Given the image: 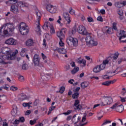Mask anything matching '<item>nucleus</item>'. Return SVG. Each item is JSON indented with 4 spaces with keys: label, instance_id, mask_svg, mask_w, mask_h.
Masks as SVG:
<instances>
[{
    "label": "nucleus",
    "instance_id": "10",
    "mask_svg": "<svg viewBox=\"0 0 126 126\" xmlns=\"http://www.w3.org/2000/svg\"><path fill=\"white\" fill-rule=\"evenodd\" d=\"M80 120H81V117L80 116H79L77 118V122H75V124H76V123H78V122H79V124L80 126H84L87 125V122L84 123V122L86 121V115L83 116V117H82V120L80 121Z\"/></svg>",
    "mask_w": 126,
    "mask_h": 126
},
{
    "label": "nucleus",
    "instance_id": "20",
    "mask_svg": "<svg viewBox=\"0 0 126 126\" xmlns=\"http://www.w3.org/2000/svg\"><path fill=\"white\" fill-rule=\"evenodd\" d=\"M36 20H35V22H36L37 24H39V22L41 21V18H42V14L41 12L38 11L36 12Z\"/></svg>",
    "mask_w": 126,
    "mask_h": 126
},
{
    "label": "nucleus",
    "instance_id": "7",
    "mask_svg": "<svg viewBox=\"0 0 126 126\" xmlns=\"http://www.w3.org/2000/svg\"><path fill=\"white\" fill-rule=\"evenodd\" d=\"M66 42L68 46L73 45L74 47H77L78 45V40H77V38H73L71 36L67 37Z\"/></svg>",
    "mask_w": 126,
    "mask_h": 126
},
{
    "label": "nucleus",
    "instance_id": "47",
    "mask_svg": "<svg viewBox=\"0 0 126 126\" xmlns=\"http://www.w3.org/2000/svg\"><path fill=\"white\" fill-rule=\"evenodd\" d=\"M119 57V53L116 52L115 53L114 56H113V60H117V59H118V58Z\"/></svg>",
    "mask_w": 126,
    "mask_h": 126
},
{
    "label": "nucleus",
    "instance_id": "11",
    "mask_svg": "<svg viewBox=\"0 0 126 126\" xmlns=\"http://www.w3.org/2000/svg\"><path fill=\"white\" fill-rule=\"evenodd\" d=\"M66 32V28H63L59 32H57V36L59 38L60 40H63V39H64V34H65V32Z\"/></svg>",
    "mask_w": 126,
    "mask_h": 126
},
{
    "label": "nucleus",
    "instance_id": "19",
    "mask_svg": "<svg viewBox=\"0 0 126 126\" xmlns=\"http://www.w3.org/2000/svg\"><path fill=\"white\" fill-rule=\"evenodd\" d=\"M73 107L75 110H81L82 107L81 105L79 104V100H76L75 101Z\"/></svg>",
    "mask_w": 126,
    "mask_h": 126
},
{
    "label": "nucleus",
    "instance_id": "45",
    "mask_svg": "<svg viewBox=\"0 0 126 126\" xmlns=\"http://www.w3.org/2000/svg\"><path fill=\"white\" fill-rule=\"evenodd\" d=\"M19 121L20 123H24L25 122V118L24 117L19 118Z\"/></svg>",
    "mask_w": 126,
    "mask_h": 126
},
{
    "label": "nucleus",
    "instance_id": "59",
    "mask_svg": "<svg viewBox=\"0 0 126 126\" xmlns=\"http://www.w3.org/2000/svg\"><path fill=\"white\" fill-rule=\"evenodd\" d=\"M43 46L46 48V47H47V43H46V39H43V44H42Z\"/></svg>",
    "mask_w": 126,
    "mask_h": 126
},
{
    "label": "nucleus",
    "instance_id": "9",
    "mask_svg": "<svg viewBox=\"0 0 126 126\" xmlns=\"http://www.w3.org/2000/svg\"><path fill=\"white\" fill-rule=\"evenodd\" d=\"M77 31L79 34H81V35H89V33L87 32L86 28L83 25H80L77 29Z\"/></svg>",
    "mask_w": 126,
    "mask_h": 126
},
{
    "label": "nucleus",
    "instance_id": "25",
    "mask_svg": "<svg viewBox=\"0 0 126 126\" xmlns=\"http://www.w3.org/2000/svg\"><path fill=\"white\" fill-rule=\"evenodd\" d=\"M89 84H90V83L88 81L83 82L81 84V87L83 89H85V88H86V87H88V86H89Z\"/></svg>",
    "mask_w": 126,
    "mask_h": 126
},
{
    "label": "nucleus",
    "instance_id": "28",
    "mask_svg": "<svg viewBox=\"0 0 126 126\" xmlns=\"http://www.w3.org/2000/svg\"><path fill=\"white\" fill-rule=\"evenodd\" d=\"M27 52H28V49H27V48H22L20 52V55L21 56V57H25L26 53H27Z\"/></svg>",
    "mask_w": 126,
    "mask_h": 126
},
{
    "label": "nucleus",
    "instance_id": "54",
    "mask_svg": "<svg viewBox=\"0 0 126 126\" xmlns=\"http://www.w3.org/2000/svg\"><path fill=\"white\" fill-rule=\"evenodd\" d=\"M62 17L61 16H59L58 17V19L57 21V23H59V24H61V21H62Z\"/></svg>",
    "mask_w": 126,
    "mask_h": 126
},
{
    "label": "nucleus",
    "instance_id": "46",
    "mask_svg": "<svg viewBox=\"0 0 126 126\" xmlns=\"http://www.w3.org/2000/svg\"><path fill=\"white\" fill-rule=\"evenodd\" d=\"M117 12L118 14H119V15H120V16H122L124 14V12L122 9H119Z\"/></svg>",
    "mask_w": 126,
    "mask_h": 126
},
{
    "label": "nucleus",
    "instance_id": "34",
    "mask_svg": "<svg viewBox=\"0 0 126 126\" xmlns=\"http://www.w3.org/2000/svg\"><path fill=\"white\" fill-rule=\"evenodd\" d=\"M30 105H32V102H31V101H30L28 103L24 102L22 104L23 107H28L29 108H30V107H31V106H30Z\"/></svg>",
    "mask_w": 126,
    "mask_h": 126
},
{
    "label": "nucleus",
    "instance_id": "8",
    "mask_svg": "<svg viewBox=\"0 0 126 126\" xmlns=\"http://www.w3.org/2000/svg\"><path fill=\"white\" fill-rule=\"evenodd\" d=\"M101 101L103 106L111 105L113 103V98L110 96H103L101 98Z\"/></svg>",
    "mask_w": 126,
    "mask_h": 126
},
{
    "label": "nucleus",
    "instance_id": "5",
    "mask_svg": "<svg viewBox=\"0 0 126 126\" xmlns=\"http://www.w3.org/2000/svg\"><path fill=\"white\" fill-rule=\"evenodd\" d=\"M59 47L56 48H54L53 51L54 52H58L60 54H65L66 52V49H64V43L63 42V40H60L59 41Z\"/></svg>",
    "mask_w": 126,
    "mask_h": 126
},
{
    "label": "nucleus",
    "instance_id": "36",
    "mask_svg": "<svg viewBox=\"0 0 126 126\" xmlns=\"http://www.w3.org/2000/svg\"><path fill=\"white\" fill-rule=\"evenodd\" d=\"M99 106H100L101 107L104 106V104H103V102L102 100L99 102V103L94 104V105L93 109H95V108H97V107H99Z\"/></svg>",
    "mask_w": 126,
    "mask_h": 126
},
{
    "label": "nucleus",
    "instance_id": "56",
    "mask_svg": "<svg viewBox=\"0 0 126 126\" xmlns=\"http://www.w3.org/2000/svg\"><path fill=\"white\" fill-rule=\"evenodd\" d=\"M88 22H93V18L92 17H89L87 18Z\"/></svg>",
    "mask_w": 126,
    "mask_h": 126
},
{
    "label": "nucleus",
    "instance_id": "31",
    "mask_svg": "<svg viewBox=\"0 0 126 126\" xmlns=\"http://www.w3.org/2000/svg\"><path fill=\"white\" fill-rule=\"evenodd\" d=\"M11 115L13 117H16V116H17V108H16V107L12 109Z\"/></svg>",
    "mask_w": 126,
    "mask_h": 126
},
{
    "label": "nucleus",
    "instance_id": "57",
    "mask_svg": "<svg viewBox=\"0 0 126 126\" xmlns=\"http://www.w3.org/2000/svg\"><path fill=\"white\" fill-rule=\"evenodd\" d=\"M70 64L71 66H72V67H75V62H71L70 63Z\"/></svg>",
    "mask_w": 126,
    "mask_h": 126
},
{
    "label": "nucleus",
    "instance_id": "3",
    "mask_svg": "<svg viewBox=\"0 0 126 126\" xmlns=\"http://www.w3.org/2000/svg\"><path fill=\"white\" fill-rule=\"evenodd\" d=\"M19 31L22 35H27L29 32V28L25 23H21L18 26Z\"/></svg>",
    "mask_w": 126,
    "mask_h": 126
},
{
    "label": "nucleus",
    "instance_id": "50",
    "mask_svg": "<svg viewBox=\"0 0 126 126\" xmlns=\"http://www.w3.org/2000/svg\"><path fill=\"white\" fill-rule=\"evenodd\" d=\"M113 29H114V30H117V29H118V28H117V23H113L112 30Z\"/></svg>",
    "mask_w": 126,
    "mask_h": 126
},
{
    "label": "nucleus",
    "instance_id": "18",
    "mask_svg": "<svg viewBox=\"0 0 126 126\" xmlns=\"http://www.w3.org/2000/svg\"><path fill=\"white\" fill-rule=\"evenodd\" d=\"M77 62L79 64H81L82 67H84L86 65V60L81 59V58L77 59Z\"/></svg>",
    "mask_w": 126,
    "mask_h": 126
},
{
    "label": "nucleus",
    "instance_id": "21",
    "mask_svg": "<svg viewBox=\"0 0 126 126\" xmlns=\"http://www.w3.org/2000/svg\"><path fill=\"white\" fill-rule=\"evenodd\" d=\"M51 26H53V25H51L50 22H46L43 26L42 28L44 30H49V28H51Z\"/></svg>",
    "mask_w": 126,
    "mask_h": 126
},
{
    "label": "nucleus",
    "instance_id": "43",
    "mask_svg": "<svg viewBox=\"0 0 126 126\" xmlns=\"http://www.w3.org/2000/svg\"><path fill=\"white\" fill-rule=\"evenodd\" d=\"M64 90H65V88H64V87H61L59 92L60 93H61V94H63V92H64Z\"/></svg>",
    "mask_w": 126,
    "mask_h": 126
},
{
    "label": "nucleus",
    "instance_id": "26",
    "mask_svg": "<svg viewBox=\"0 0 126 126\" xmlns=\"http://www.w3.org/2000/svg\"><path fill=\"white\" fill-rule=\"evenodd\" d=\"M35 24L36 25V27L35 29V32H37V33H38L39 35H41V28L40 27V22H39V24H37V22H35Z\"/></svg>",
    "mask_w": 126,
    "mask_h": 126
},
{
    "label": "nucleus",
    "instance_id": "33",
    "mask_svg": "<svg viewBox=\"0 0 126 126\" xmlns=\"http://www.w3.org/2000/svg\"><path fill=\"white\" fill-rule=\"evenodd\" d=\"M47 65L50 68H53L55 67V63L53 62H49L47 63Z\"/></svg>",
    "mask_w": 126,
    "mask_h": 126
},
{
    "label": "nucleus",
    "instance_id": "22",
    "mask_svg": "<svg viewBox=\"0 0 126 126\" xmlns=\"http://www.w3.org/2000/svg\"><path fill=\"white\" fill-rule=\"evenodd\" d=\"M41 78L42 80H49L51 77L52 76V74H46L45 75H43L42 74H40Z\"/></svg>",
    "mask_w": 126,
    "mask_h": 126
},
{
    "label": "nucleus",
    "instance_id": "52",
    "mask_svg": "<svg viewBox=\"0 0 126 126\" xmlns=\"http://www.w3.org/2000/svg\"><path fill=\"white\" fill-rule=\"evenodd\" d=\"M36 123V119L32 120L30 121V124L31 126H33L34 124Z\"/></svg>",
    "mask_w": 126,
    "mask_h": 126
},
{
    "label": "nucleus",
    "instance_id": "63",
    "mask_svg": "<svg viewBox=\"0 0 126 126\" xmlns=\"http://www.w3.org/2000/svg\"><path fill=\"white\" fill-rule=\"evenodd\" d=\"M41 57L43 59V60H46V59H47V56H46V55H45V54H44V53H41Z\"/></svg>",
    "mask_w": 126,
    "mask_h": 126
},
{
    "label": "nucleus",
    "instance_id": "2",
    "mask_svg": "<svg viewBox=\"0 0 126 126\" xmlns=\"http://www.w3.org/2000/svg\"><path fill=\"white\" fill-rule=\"evenodd\" d=\"M15 29L14 24L10 23L4 24L1 27L0 35L1 36H9L12 34Z\"/></svg>",
    "mask_w": 126,
    "mask_h": 126
},
{
    "label": "nucleus",
    "instance_id": "44",
    "mask_svg": "<svg viewBox=\"0 0 126 126\" xmlns=\"http://www.w3.org/2000/svg\"><path fill=\"white\" fill-rule=\"evenodd\" d=\"M18 78L19 81H20L21 82H23V81H24L25 80L24 77H23V76L20 75L19 76Z\"/></svg>",
    "mask_w": 126,
    "mask_h": 126
},
{
    "label": "nucleus",
    "instance_id": "16",
    "mask_svg": "<svg viewBox=\"0 0 126 126\" xmlns=\"http://www.w3.org/2000/svg\"><path fill=\"white\" fill-rule=\"evenodd\" d=\"M117 36L119 37V40L121 41L122 39L126 37V32L125 31H120V32L117 33Z\"/></svg>",
    "mask_w": 126,
    "mask_h": 126
},
{
    "label": "nucleus",
    "instance_id": "24",
    "mask_svg": "<svg viewBox=\"0 0 126 126\" xmlns=\"http://www.w3.org/2000/svg\"><path fill=\"white\" fill-rule=\"evenodd\" d=\"M114 5L116 7H118V8H121V7H124V6H125L123 4V2L121 1L115 2Z\"/></svg>",
    "mask_w": 126,
    "mask_h": 126
},
{
    "label": "nucleus",
    "instance_id": "6",
    "mask_svg": "<svg viewBox=\"0 0 126 126\" xmlns=\"http://www.w3.org/2000/svg\"><path fill=\"white\" fill-rule=\"evenodd\" d=\"M86 42L87 46H89V47H94V46H97L98 45V42L94 41V38L89 35L86 37Z\"/></svg>",
    "mask_w": 126,
    "mask_h": 126
},
{
    "label": "nucleus",
    "instance_id": "35",
    "mask_svg": "<svg viewBox=\"0 0 126 126\" xmlns=\"http://www.w3.org/2000/svg\"><path fill=\"white\" fill-rule=\"evenodd\" d=\"M78 70H79V67L76 66L71 71V72L72 74H75V73H76Z\"/></svg>",
    "mask_w": 126,
    "mask_h": 126
},
{
    "label": "nucleus",
    "instance_id": "29",
    "mask_svg": "<svg viewBox=\"0 0 126 126\" xmlns=\"http://www.w3.org/2000/svg\"><path fill=\"white\" fill-rule=\"evenodd\" d=\"M15 3H17V0H9L6 1V4H8V5L15 4Z\"/></svg>",
    "mask_w": 126,
    "mask_h": 126
},
{
    "label": "nucleus",
    "instance_id": "1",
    "mask_svg": "<svg viewBox=\"0 0 126 126\" xmlns=\"http://www.w3.org/2000/svg\"><path fill=\"white\" fill-rule=\"evenodd\" d=\"M12 51L8 47H3L1 49V52H0V64H6L8 63V61L14 60L17 54L18 50H15L11 55Z\"/></svg>",
    "mask_w": 126,
    "mask_h": 126
},
{
    "label": "nucleus",
    "instance_id": "12",
    "mask_svg": "<svg viewBox=\"0 0 126 126\" xmlns=\"http://www.w3.org/2000/svg\"><path fill=\"white\" fill-rule=\"evenodd\" d=\"M5 44L6 45H15L18 44V41L15 39L10 38L5 41Z\"/></svg>",
    "mask_w": 126,
    "mask_h": 126
},
{
    "label": "nucleus",
    "instance_id": "27",
    "mask_svg": "<svg viewBox=\"0 0 126 126\" xmlns=\"http://www.w3.org/2000/svg\"><path fill=\"white\" fill-rule=\"evenodd\" d=\"M116 111L119 112V113H122L124 111V106L123 105H120L116 107Z\"/></svg>",
    "mask_w": 126,
    "mask_h": 126
},
{
    "label": "nucleus",
    "instance_id": "51",
    "mask_svg": "<svg viewBox=\"0 0 126 126\" xmlns=\"http://www.w3.org/2000/svg\"><path fill=\"white\" fill-rule=\"evenodd\" d=\"M72 112V110H68L66 112L63 113V115H65V116H67L69 115Z\"/></svg>",
    "mask_w": 126,
    "mask_h": 126
},
{
    "label": "nucleus",
    "instance_id": "37",
    "mask_svg": "<svg viewBox=\"0 0 126 126\" xmlns=\"http://www.w3.org/2000/svg\"><path fill=\"white\" fill-rule=\"evenodd\" d=\"M79 96V93H75L72 95V97L73 99H77V97Z\"/></svg>",
    "mask_w": 126,
    "mask_h": 126
},
{
    "label": "nucleus",
    "instance_id": "49",
    "mask_svg": "<svg viewBox=\"0 0 126 126\" xmlns=\"http://www.w3.org/2000/svg\"><path fill=\"white\" fill-rule=\"evenodd\" d=\"M2 123V126H8V124L7 123V121L5 119Z\"/></svg>",
    "mask_w": 126,
    "mask_h": 126
},
{
    "label": "nucleus",
    "instance_id": "61",
    "mask_svg": "<svg viewBox=\"0 0 126 126\" xmlns=\"http://www.w3.org/2000/svg\"><path fill=\"white\" fill-rule=\"evenodd\" d=\"M31 114V110H27L25 113L26 116H29V115Z\"/></svg>",
    "mask_w": 126,
    "mask_h": 126
},
{
    "label": "nucleus",
    "instance_id": "23",
    "mask_svg": "<svg viewBox=\"0 0 126 126\" xmlns=\"http://www.w3.org/2000/svg\"><path fill=\"white\" fill-rule=\"evenodd\" d=\"M26 45L28 47H32L34 45V40L32 39H30L26 41Z\"/></svg>",
    "mask_w": 126,
    "mask_h": 126
},
{
    "label": "nucleus",
    "instance_id": "38",
    "mask_svg": "<svg viewBox=\"0 0 126 126\" xmlns=\"http://www.w3.org/2000/svg\"><path fill=\"white\" fill-rule=\"evenodd\" d=\"M69 13L71 15H75V11L72 9V8H70L69 10Z\"/></svg>",
    "mask_w": 126,
    "mask_h": 126
},
{
    "label": "nucleus",
    "instance_id": "42",
    "mask_svg": "<svg viewBox=\"0 0 126 126\" xmlns=\"http://www.w3.org/2000/svg\"><path fill=\"white\" fill-rule=\"evenodd\" d=\"M18 6L20 7H24V2L20 1L17 3Z\"/></svg>",
    "mask_w": 126,
    "mask_h": 126
},
{
    "label": "nucleus",
    "instance_id": "32",
    "mask_svg": "<svg viewBox=\"0 0 126 126\" xmlns=\"http://www.w3.org/2000/svg\"><path fill=\"white\" fill-rule=\"evenodd\" d=\"M50 32L51 35H54V34H56V31L55 30V28H54L53 26H51L50 27Z\"/></svg>",
    "mask_w": 126,
    "mask_h": 126
},
{
    "label": "nucleus",
    "instance_id": "39",
    "mask_svg": "<svg viewBox=\"0 0 126 126\" xmlns=\"http://www.w3.org/2000/svg\"><path fill=\"white\" fill-rule=\"evenodd\" d=\"M108 124H111V121L105 120L102 124L101 126H106V125H108Z\"/></svg>",
    "mask_w": 126,
    "mask_h": 126
},
{
    "label": "nucleus",
    "instance_id": "30",
    "mask_svg": "<svg viewBox=\"0 0 126 126\" xmlns=\"http://www.w3.org/2000/svg\"><path fill=\"white\" fill-rule=\"evenodd\" d=\"M113 29L110 27H106L105 28V32L107 34H113Z\"/></svg>",
    "mask_w": 126,
    "mask_h": 126
},
{
    "label": "nucleus",
    "instance_id": "55",
    "mask_svg": "<svg viewBox=\"0 0 126 126\" xmlns=\"http://www.w3.org/2000/svg\"><path fill=\"white\" fill-rule=\"evenodd\" d=\"M97 20L100 21V22H103V18L102 16H98L97 18Z\"/></svg>",
    "mask_w": 126,
    "mask_h": 126
},
{
    "label": "nucleus",
    "instance_id": "62",
    "mask_svg": "<svg viewBox=\"0 0 126 126\" xmlns=\"http://www.w3.org/2000/svg\"><path fill=\"white\" fill-rule=\"evenodd\" d=\"M100 13H101V14H106V11L104 9H101L100 11Z\"/></svg>",
    "mask_w": 126,
    "mask_h": 126
},
{
    "label": "nucleus",
    "instance_id": "17",
    "mask_svg": "<svg viewBox=\"0 0 126 126\" xmlns=\"http://www.w3.org/2000/svg\"><path fill=\"white\" fill-rule=\"evenodd\" d=\"M11 11L14 13V14H17L19 13V10L18 9V6L15 5H12L11 7Z\"/></svg>",
    "mask_w": 126,
    "mask_h": 126
},
{
    "label": "nucleus",
    "instance_id": "4",
    "mask_svg": "<svg viewBox=\"0 0 126 126\" xmlns=\"http://www.w3.org/2000/svg\"><path fill=\"white\" fill-rule=\"evenodd\" d=\"M109 63V61L108 60H105L103 61V63L100 65H97L95 66L94 69L93 71L95 73H98V72H100L101 70H103V69H105L106 67V65Z\"/></svg>",
    "mask_w": 126,
    "mask_h": 126
},
{
    "label": "nucleus",
    "instance_id": "58",
    "mask_svg": "<svg viewBox=\"0 0 126 126\" xmlns=\"http://www.w3.org/2000/svg\"><path fill=\"white\" fill-rule=\"evenodd\" d=\"M79 90H80V87H77L74 89V92L78 93Z\"/></svg>",
    "mask_w": 126,
    "mask_h": 126
},
{
    "label": "nucleus",
    "instance_id": "60",
    "mask_svg": "<svg viewBox=\"0 0 126 126\" xmlns=\"http://www.w3.org/2000/svg\"><path fill=\"white\" fill-rule=\"evenodd\" d=\"M120 99H121V102H122L123 103H125V102H126V97H120Z\"/></svg>",
    "mask_w": 126,
    "mask_h": 126
},
{
    "label": "nucleus",
    "instance_id": "14",
    "mask_svg": "<svg viewBox=\"0 0 126 126\" xmlns=\"http://www.w3.org/2000/svg\"><path fill=\"white\" fill-rule=\"evenodd\" d=\"M46 9L49 12H50V13H56V12H57V6L51 4L47 5Z\"/></svg>",
    "mask_w": 126,
    "mask_h": 126
},
{
    "label": "nucleus",
    "instance_id": "48",
    "mask_svg": "<svg viewBox=\"0 0 126 126\" xmlns=\"http://www.w3.org/2000/svg\"><path fill=\"white\" fill-rule=\"evenodd\" d=\"M118 106H119V104H118V103H115V104H114L111 107H110V109H112V110H116L117 107H118Z\"/></svg>",
    "mask_w": 126,
    "mask_h": 126
},
{
    "label": "nucleus",
    "instance_id": "40",
    "mask_svg": "<svg viewBox=\"0 0 126 126\" xmlns=\"http://www.w3.org/2000/svg\"><path fill=\"white\" fill-rule=\"evenodd\" d=\"M10 90H11V91H17V90H18V88L14 86H12L10 88Z\"/></svg>",
    "mask_w": 126,
    "mask_h": 126
},
{
    "label": "nucleus",
    "instance_id": "13",
    "mask_svg": "<svg viewBox=\"0 0 126 126\" xmlns=\"http://www.w3.org/2000/svg\"><path fill=\"white\" fill-rule=\"evenodd\" d=\"M63 17L64 19L67 22L66 25L70 24V22H71V17H70V15L67 12H64L63 13Z\"/></svg>",
    "mask_w": 126,
    "mask_h": 126
},
{
    "label": "nucleus",
    "instance_id": "41",
    "mask_svg": "<svg viewBox=\"0 0 126 126\" xmlns=\"http://www.w3.org/2000/svg\"><path fill=\"white\" fill-rule=\"evenodd\" d=\"M111 84L110 83V81H105L102 83V85H104L105 86H109Z\"/></svg>",
    "mask_w": 126,
    "mask_h": 126
},
{
    "label": "nucleus",
    "instance_id": "53",
    "mask_svg": "<svg viewBox=\"0 0 126 126\" xmlns=\"http://www.w3.org/2000/svg\"><path fill=\"white\" fill-rule=\"evenodd\" d=\"M23 69L26 70L28 69V65L27 64H24L23 65Z\"/></svg>",
    "mask_w": 126,
    "mask_h": 126
},
{
    "label": "nucleus",
    "instance_id": "15",
    "mask_svg": "<svg viewBox=\"0 0 126 126\" xmlns=\"http://www.w3.org/2000/svg\"><path fill=\"white\" fill-rule=\"evenodd\" d=\"M33 63L35 66H38L40 64V56L38 54H35L33 57Z\"/></svg>",
    "mask_w": 126,
    "mask_h": 126
},
{
    "label": "nucleus",
    "instance_id": "64",
    "mask_svg": "<svg viewBox=\"0 0 126 126\" xmlns=\"http://www.w3.org/2000/svg\"><path fill=\"white\" fill-rule=\"evenodd\" d=\"M75 32H76V29H75V28H73L71 31V33L72 34H75Z\"/></svg>",
    "mask_w": 126,
    "mask_h": 126
}]
</instances>
